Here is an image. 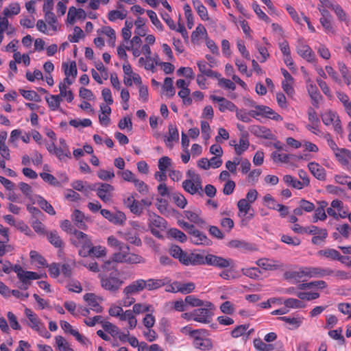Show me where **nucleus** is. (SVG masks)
<instances>
[{
  "mask_svg": "<svg viewBox=\"0 0 351 351\" xmlns=\"http://www.w3.org/2000/svg\"><path fill=\"white\" fill-rule=\"evenodd\" d=\"M184 329L187 330L189 337L193 339V346L195 348L202 351L210 350L213 348V342L208 337L209 333L206 329H193L189 326H186Z\"/></svg>",
  "mask_w": 351,
  "mask_h": 351,
  "instance_id": "nucleus-1",
  "label": "nucleus"
},
{
  "mask_svg": "<svg viewBox=\"0 0 351 351\" xmlns=\"http://www.w3.org/2000/svg\"><path fill=\"white\" fill-rule=\"evenodd\" d=\"M101 287L112 293L117 292L123 283L121 279L120 273L117 269L108 274L99 275Z\"/></svg>",
  "mask_w": 351,
  "mask_h": 351,
  "instance_id": "nucleus-2",
  "label": "nucleus"
},
{
  "mask_svg": "<svg viewBox=\"0 0 351 351\" xmlns=\"http://www.w3.org/2000/svg\"><path fill=\"white\" fill-rule=\"evenodd\" d=\"M75 236L74 239H71L72 243L77 247H81L79 250L80 256L86 257L88 256V250L92 245V241L89 236L83 232L77 230H73Z\"/></svg>",
  "mask_w": 351,
  "mask_h": 351,
  "instance_id": "nucleus-3",
  "label": "nucleus"
},
{
  "mask_svg": "<svg viewBox=\"0 0 351 351\" xmlns=\"http://www.w3.org/2000/svg\"><path fill=\"white\" fill-rule=\"evenodd\" d=\"M25 315L29 321V326L36 330L40 336L49 339L51 334L47 331L43 323L40 322L37 315L34 313L30 308H25Z\"/></svg>",
  "mask_w": 351,
  "mask_h": 351,
  "instance_id": "nucleus-4",
  "label": "nucleus"
},
{
  "mask_svg": "<svg viewBox=\"0 0 351 351\" xmlns=\"http://www.w3.org/2000/svg\"><path fill=\"white\" fill-rule=\"evenodd\" d=\"M214 306L210 302H206L204 307L194 309L195 322L207 324H210L213 317Z\"/></svg>",
  "mask_w": 351,
  "mask_h": 351,
  "instance_id": "nucleus-5",
  "label": "nucleus"
},
{
  "mask_svg": "<svg viewBox=\"0 0 351 351\" xmlns=\"http://www.w3.org/2000/svg\"><path fill=\"white\" fill-rule=\"evenodd\" d=\"M204 259L206 262L205 265L221 269L234 266V261L232 258H226L212 254H206Z\"/></svg>",
  "mask_w": 351,
  "mask_h": 351,
  "instance_id": "nucleus-6",
  "label": "nucleus"
},
{
  "mask_svg": "<svg viewBox=\"0 0 351 351\" xmlns=\"http://www.w3.org/2000/svg\"><path fill=\"white\" fill-rule=\"evenodd\" d=\"M324 125L328 126L332 125L334 130L338 134L343 132L341 122L337 112L332 110H326L320 115Z\"/></svg>",
  "mask_w": 351,
  "mask_h": 351,
  "instance_id": "nucleus-7",
  "label": "nucleus"
},
{
  "mask_svg": "<svg viewBox=\"0 0 351 351\" xmlns=\"http://www.w3.org/2000/svg\"><path fill=\"white\" fill-rule=\"evenodd\" d=\"M114 186L108 183H99L97 189V195L105 203L110 202L112 199Z\"/></svg>",
  "mask_w": 351,
  "mask_h": 351,
  "instance_id": "nucleus-8",
  "label": "nucleus"
},
{
  "mask_svg": "<svg viewBox=\"0 0 351 351\" xmlns=\"http://www.w3.org/2000/svg\"><path fill=\"white\" fill-rule=\"evenodd\" d=\"M297 53L307 62L313 63L315 62V54L312 49L302 42H298L296 46Z\"/></svg>",
  "mask_w": 351,
  "mask_h": 351,
  "instance_id": "nucleus-9",
  "label": "nucleus"
},
{
  "mask_svg": "<svg viewBox=\"0 0 351 351\" xmlns=\"http://www.w3.org/2000/svg\"><path fill=\"white\" fill-rule=\"evenodd\" d=\"M287 280H293L294 282H300L304 278H309L308 267H301L297 270L288 271L285 274Z\"/></svg>",
  "mask_w": 351,
  "mask_h": 351,
  "instance_id": "nucleus-10",
  "label": "nucleus"
},
{
  "mask_svg": "<svg viewBox=\"0 0 351 351\" xmlns=\"http://www.w3.org/2000/svg\"><path fill=\"white\" fill-rule=\"evenodd\" d=\"M12 269L23 283H27L29 280H38L40 278V275L36 272L24 271L20 265H15Z\"/></svg>",
  "mask_w": 351,
  "mask_h": 351,
  "instance_id": "nucleus-11",
  "label": "nucleus"
},
{
  "mask_svg": "<svg viewBox=\"0 0 351 351\" xmlns=\"http://www.w3.org/2000/svg\"><path fill=\"white\" fill-rule=\"evenodd\" d=\"M84 300L92 311L97 313L103 312L104 308L99 304L103 300L101 298L93 293H88L84 295Z\"/></svg>",
  "mask_w": 351,
  "mask_h": 351,
  "instance_id": "nucleus-12",
  "label": "nucleus"
},
{
  "mask_svg": "<svg viewBox=\"0 0 351 351\" xmlns=\"http://www.w3.org/2000/svg\"><path fill=\"white\" fill-rule=\"evenodd\" d=\"M210 99L213 101L218 103L219 110L221 112H224L226 110H229L230 112H234L237 110V106L225 97L211 95L210 96Z\"/></svg>",
  "mask_w": 351,
  "mask_h": 351,
  "instance_id": "nucleus-13",
  "label": "nucleus"
},
{
  "mask_svg": "<svg viewBox=\"0 0 351 351\" xmlns=\"http://www.w3.org/2000/svg\"><path fill=\"white\" fill-rule=\"evenodd\" d=\"M202 180H185L182 182V187L185 191L191 195L199 193L202 194Z\"/></svg>",
  "mask_w": 351,
  "mask_h": 351,
  "instance_id": "nucleus-14",
  "label": "nucleus"
},
{
  "mask_svg": "<svg viewBox=\"0 0 351 351\" xmlns=\"http://www.w3.org/2000/svg\"><path fill=\"white\" fill-rule=\"evenodd\" d=\"M189 234H190L191 242L195 245H209L211 243L206 234L195 228L191 231H189Z\"/></svg>",
  "mask_w": 351,
  "mask_h": 351,
  "instance_id": "nucleus-15",
  "label": "nucleus"
},
{
  "mask_svg": "<svg viewBox=\"0 0 351 351\" xmlns=\"http://www.w3.org/2000/svg\"><path fill=\"white\" fill-rule=\"evenodd\" d=\"M170 254L175 258L186 266H188V259L190 252L183 251L178 245H173L170 247Z\"/></svg>",
  "mask_w": 351,
  "mask_h": 351,
  "instance_id": "nucleus-16",
  "label": "nucleus"
},
{
  "mask_svg": "<svg viewBox=\"0 0 351 351\" xmlns=\"http://www.w3.org/2000/svg\"><path fill=\"white\" fill-rule=\"evenodd\" d=\"M308 268L309 278L331 276L334 273V270L329 267H308Z\"/></svg>",
  "mask_w": 351,
  "mask_h": 351,
  "instance_id": "nucleus-17",
  "label": "nucleus"
},
{
  "mask_svg": "<svg viewBox=\"0 0 351 351\" xmlns=\"http://www.w3.org/2000/svg\"><path fill=\"white\" fill-rule=\"evenodd\" d=\"M251 132L258 138H263L265 139L274 140L275 139V135L271 131L262 125H253L250 130Z\"/></svg>",
  "mask_w": 351,
  "mask_h": 351,
  "instance_id": "nucleus-18",
  "label": "nucleus"
},
{
  "mask_svg": "<svg viewBox=\"0 0 351 351\" xmlns=\"http://www.w3.org/2000/svg\"><path fill=\"white\" fill-rule=\"evenodd\" d=\"M169 282L167 278L163 279H156V278H149L147 280H144L143 285L145 286V289L147 291H154L160 289V287L167 285Z\"/></svg>",
  "mask_w": 351,
  "mask_h": 351,
  "instance_id": "nucleus-19",
  "label": "nucleus"
},
{
  "mask_svg": "<svg viewBox=\"0 0 351 351\" xmlns=\"http://www.w3.org/2000/svg\"><path fill=\"white\" fill-rule=\"evenodd\" d=\"M256 109L258 110L257 114L258 115H262L267 118L273 119L274 121H282V117L278 114L277 112H274L271 108L266 106H258L256 107Z\"/></svg>",
  "mask_w": 351,
  "mask_h": 351,
  "instance_id": "nucleus-20",
  "label": "nucleus"
},
{
  "mask_svg": "<svg viewBox=\"0 0 351 351\" xmlns=\"http://www.w3.org/2000/svg\"><path fill=\"white\" fill-rule=\"evenodd\" d=\"M199 71L201 75H206L209 77L219 78L221 74L218 72L211 70V65H209L206 61H198L197 62Z\"/></svg>",
  "mask_w": 351,
  "mask_h": 351,
  "instance_id": "nucleus-21",
  "label": "nucleus"
},
{
  "mask_svg": "<svg viewBox=\"0 0 351 351\" xmlns=\"http://www.w3.org/2000/svg\"><path fill=\"white\" fill-rule=\"evenodd\" d=\"M130 253V252L129 246L127 244L124 243L119 249V252H114L112 254V258L114 260V261L117 263H125L126 261V258Z\"/></svg>",
  "mask_w": 351,
  "mask_h": 351,
  "instance_id": "nucleus-22",
  "label": "nucleus"
},
{
  "mask_svg": "<svg viewBox=\"0 0 351 351\" xmlns=\"http://www.w3.org/2000/svg\"><path fill=\"white\" fill-rule=\"evenodd\" d=\"M308 167L311 173L318 180H324L326 177V171L324 167L315 162H309Z\"/></svg>",
  "mask_w": 351,
  "mask_h": 351,
  "instance_id": "nucleus-23",
  "label": "nucleus"
},
{
  "mask_svg": "<svg viewBox=\"0 0 351 351\" xmlns=\"http://www.w3.org/2000/svg\"><path fill=\"white\" fill-rule=\"evenodd\" d=\"M179 141V133L176 126L172 125H169V134L165 139L166 146L169 149H172L173 147V141L178 142Z\"/></svg>",
  "mask_w": 351,
  "mask_h": 351,
  "instance_id": "nucleus-24",
  "label": "nucleus"
},
{
  "mask_svg": "<svg viewBox=\"0 0 351 351\" xmlns=\"http://www.w3.org/2000/svg\"><path fill=\"white\" fill-rule=\"evenodd\" d=\"M250 146L248 134L243 133L239 138V144H234L236 153L240 156L246 151Z\"/></svg>",
  "mask_w": 351,
  "mask_h": 351,
  "instance_id": "nucleus-25",
  "label": "nucleus"
},
{
  "mask_svg": "<svg viewBox=\"0 0 351 351\" xmlns=\"http://www.w3.org/2000/svg\"><path fill=\"white\" fill-rule=\"evenodd\" d=\"M144 279H137L133 281L130 285L125 287V293H132L133 295L136 294L143 290H145V286L143 285Z\"/></svg>",
  "mask_w": 351,
  "mask_h": 351,
  "instance_id": "nucleus-26",
  "label": "nucleus"
},
{
  "mask_svg": "<svg viewBox=\"0 0 351 351\" xmlns=\"http://www.w3.org/2000/svg\"><path fill=\"white\" fill-rule=\"evenodd\" d=\"M84 215L78 209H75L72 214V220L75 225L80 229L86 230Z\"/></svg>",
  "mask_w": 351,
  "mask_h": 351,
  "instance_id": "nucleus-27",
  "label": "nucleus"
},
{
  "mask_svg": "<svg viewBox=\"0 0 351 351\" xmlns=\"http://www.w3.org/2000/svg\"><path fill=\"white\" fill-rule=\"evenodd\" d=\"M279 320L285 322L286 324L289 325L288 328L289 330H294L299 328L303 322V317H280L278 318Z\"/></svg>",
  "mask_w": 351,
  "mask_h": 351,
  "instance_id": "nucleus-28",
  "label": "nucleus"
},
{
  "mask_svg": "<svg viewBox=\"0 0 351 351\" xmlns=\"http://www.w3.org/2000/svg\"><path fill=\"white\" fill-rule=\"evenodd\" d=\"M192 3L200 19L203 21H208V10L202 1L200 0H192Z\"/></svg>",
  "mask_w": 351,
  "mask_h": 351,
  "instance_id": "nucleus-29",
  "label": "nucleus"
},
{
  "mask_svg": "<svg viewBox=\"0 0 351 351\" xmlns=\"http://www.w3.org/2000/svg\"><path fill=\"white\" fill-rule=\"evenodd\" d=\"M308 93L312 99V104L317 107L322 95L315 84H311L307 86Z\"/></svg>",
  "mask_w": 351,
  "mask_h": 351,
  "instance_id": "nucleus-30",
  "label": "nucleus"
},
{
  "mask_svg": "<svg viewBox=\"0 0 351 351\" xmlns=\"http://www.w3.org/2000/svg\"><path fill=\"white\" fill-rule=\"evenodd\" d=\"M76 262L74 259H68L61 265V273L65 278H70L73 275V269L75 267Z\"/></svg>",
  "mask_w": 351,
  "mask_h": 351,
  "instance_id": "nucleus-31",
  "label": "nucleus"
},
{
  "mask_svg": "<svg viewBox=\"0 0 351 351\" xmlns=\"http://www.w3.org/2000/svg\"><path fill=\"white\" fill-rule=\"evenodd\" d=\"M46 236L49 242L55 247L61 248L64 246V243L56 230L46 232Z\"/></svg>",
  "mask_w": 351,
  "mask_h": 351,
  "instance_id": "nucleus-32",
  "label": "nucleus"
},
{
  "mask_svg": "<svg viewBox=\"0 0 351 351\" xmlns=\"http://www.w3.org/2000/svg\"><path fill=\"white\" fill-rule=\"evenodd\" d=\"M337 67L345 84L348 86L351 84V72L346 64L343 62L339 61L337 62Z\"/></svg>",
  "mask_w": 351,
  "mask_h": 351,
  "instance_id": "nucleus-33",
  "label": "nucleus"
},
{
  "mask_svg": "<svg viewBox=\"0 0 351 351\" xmlns=\"http://www.w3.org/2000/svg\"><path fill=\"white\" fill-rule=\"evenodd\" d=\"M35 199L39 206L46 213L51 215H55L56 211L53 206L42 196L36 195Z\"/></svg>",
  "mask_w": 351,
  "mask_h": 351,
  "instance_id": "nucleus-34",
  "label": "nucleus"
},
{
  "mask_svg": "<svg viewBox=\"0 0 351 351\" xmlns=\"http://www.w3.org/2000/svg\"><path fill=\"white\" fill-rule=\"evenodd\" d=\"M253 345L257 351H273L275 349L273 344L266 343L261 338L254 339Z\"/></svg>",
  "mask_w": 351,
  "mask_h": 351,
  "instance_id": "nucleus-35",
  "label": "nucleus"
},
{
  "mask_svg": "<svg viewBox=\"0 0 351 351\" xmlns=\"http://www.w3.org/2000/svg\"><path fill=\"white\" fill-rule=\"evenodd\" d=\"M205 256L202 254L190 252L189 258L188 259L189 265H204L206 264Z\"/></svg>",
  "mask_w": 351,
  "mask_h": 351,
  "instance_id": "nucleus-36",
  "label": "nucleus"
},
{
  "mask_svg": "<svg viewBox=\"0 0 351 351\" xmlns=\"http://www.w3.org/2000/svg\"><path fill=\"white\" fill-rule=\"evenodd\" d=\"M45 99L49 106V108L52 111L57 110L59 108L60 102L62 101V98L60 95H53L46 97Z\"/></svg>",
  "mask_w": 351,
  "mask_h": 351,
  "instance_id": "nucleus-37",
  "label": "nucleus"
},
{
  "mask_svg": "<svg viewBox=\"0 0 351 351\" xmlns=\"http://www.w3.org/2000/svg\"><path fill=\"white\" fill-rule=\"evenodd\" d=\"M339 152H335L334 154L337 160L343 165L348 162L347 158H351V152L345 148H339Z\"/></svg>",
  "mask_w": 351,
  "mask_h": 351,
  "instance_id": "nucleus-38",
  "label": "nucleus"
},
{
  "mask_svg": "<svg viewBox=\"0 0 351 351\" xmlns=\"http://www.w3.org/2000/svg\"><path fill=\"white\" fill-rule=\"evenodd\" d=\"M62 66L64 69V75L66 77L72 76L73 78L76 77L77 71L75 61L70 62L69 64L68 63L63 62Z\"/></svg>",
  "mask_w": 351,
  "mask_h": 351,
  "instance_id": "nucleus-39",
  "label": "nucleus"
},
{
  "mask_svg": "<svg viewBox=\"0 0 351 351\" xmlns=\"http://www.w3.org/2000/svg\"><path fill=\"white\" fill-rule=\"evenodd\" d=\"M271 158L275 163H288L292 158V155L273 152L271 154Z\"/></svg>",
  "mask_w": 351,
  "mask_h": 351,
  "instance_id": "nucleus-40",
  "label": "nucleus"
},
{
  "mask_svg": "<svg viewBox=\"0 0 351 351\" xmlns=\"http://www.w3.org/2000/svg\"><path fill=\"white\" fill-rule=\"evenodd\" d=\"M162 90L169 97H172L175 95L176 90L173 85L172 78L169 77L165 78Z\"/></svg>",
  "mask_w": 351,
  "mask_h": 351,
  "instance_id": "nucleus-41",
  "label": "nucleus"
},
{
  "mask_svg": "<svg viewBox=\"0 0 351 351\" xmlns=\"http://www.w3.org/2000/svg\"><path fill=\"white\" fill-rule=\"evenodd\" d=\"M256 264L264 270L271 271L277 269V265L274 264V262L268 258H260L256 261Z\"/></svg>",
  "mask_w": 351,
  "mask_h": 351,
  "instance_id": "nucleus-42",
  "label": "nucleus"
},
{
  "mask_svg": "<svg viewBox=\"0 0 351 351\" xmlns=\"http://www.w3.org/2000/svg\"><path fill=\"white\" fill-rule=\"evenodd\" d=\"M178 292L182 294H189L192 293L195 289V285L193 282H189L186 283H182L178 281Z\"/></svg>",
  "mask_w": 351,
  "mask_h": 351,
  "instance_id": "nucleus-43",
  "label": "nucleus"
},
{
  "mask_svg": "<svg viewBox=\"0 0 351 351\" xmlns=\"http://www.w3.org/2000/svg\"><path fill=\"white\" fill-rule=\"evenodd\" d=\"M88 256L93 254V256L99 258L104 256L106 254V249L104 246L97 245L90 247L87 251Z\"/></svg>",
  "mask_w": 351,
  "mask_h": 351,
  "instance_id": "nucleus-44",
  "label": "nucleus"
},
{
  "mask_svg": "<svg viewBox=\"0 0 351 351\" xmlns=\"http://www.w3.org/2000/svg\"><path fill=\"white\" fill-rule=\"evenodd\" d=\"M252 8L259 19L264 21L267 23H270L271 20L269 17L261 10L260 5L257 3L256 1L252 2Z\"/></svg>",
  "mask_w": 351,
  "mask_h": 351,
  "instance_id": "nucleus-45",
  "label": "nucleus"
},
{
  "mask_svg": "<svg viewBox=\"0 0 351 351\" xmlns=\"http://www.w3.org/2000/svg\"><path fill=\"white\" fill-rule=\"evenodd\" d=\"M103 329L112 337H117L119 333V328L110 322H101Z\"/></svg>",
  "mask_w": 351,
  "mask_h": 351,
  "instance_id": "nucleus-46",
  "label": "nucleus"
},
{
  "mask_svg": "<svg viewBox=\"0 0 351 351\" xmlns=\"http://www.w3.org/2000/svg\"><path fill=\"white\" fill-rule=\"evenodd\" d=\"M60 160H64L66 158H71V154L69 147H57L53 154Z\"/></svg>",
  "mask_w": 351,
  "mask_h": 351,
  "instance_id": "nucleus-47",
  "label": "nucleus"
},
{
  "mask_svg": "<svg viewBox=\"0 0 351 351\" xmlns=\"http://www.w3.org/2000/svg\"><path fill=\"white\" fill-rule=\"evenodd\" d=\"M132 311L133 312V313L140 314L145 312L152 313L154 310L153 307L150 304L137 303L134 304L133 309Z\"/></svg>",
  "mask_w": 351,
  "mask_h": 351,
  "instance_id": "nucleus-48",
  "label": "nucleus"
},
{
  "mask_svg": "<svg viewBox=\"0 0 351 351\" xmlns=\"http://www.w3.org/2000/svg\"><path fill=\"white\" fill-rule=\"evenodd\" d=\"M145 263V258L142 256L134 253H130L125 263L130 265L143 264Z\"/></svg>",
  "mask_w": 351,
  "mask_h": 351,
  "instance_id": "nucleus-49",
  "label": "nucleus"
},
{
  "mask_svg": "<svg viewBox=\"0 0 351 351\" xmlns=\"http://www.w3.org/2000/svg\"><path fill=\"white\" fill-rule=\"evenodd\" d=\"M283 181L288 185L296 189H302V184L301 181L297 180L295 178L291 175H285L283 177Z\"/></svg>",
  "mask_w": 351,
  "mask_h": 351,
  "instance_id": "nucleus-50",
  "label": "nucleus"
},
{
  "mask_svg": "<svg viewBox=\"0 0 351 351\" xmlns=\"http://www.w3.org/2000/svg\"><path fill=\"white\" fill-rule=\"evenodd\" d=\"M55 339L56 345L60 351H74L63 337L56 336Z\"/></svg>",
  "mask_w": 351,
  "mask_h": 351,
  "instance_id": "nucleus-51",
  "label": "nucleus"
},
{
  "mask_svg": "<svg viewBox=\"0 0 351 351\" xmlns=\"http://www.w3.org/2000/svg\"><path fill=\"white\" fill-rule=\"evenodd\" d=\"M168 234L169 237L182 243H184L187 240L186 234L177 228H171L168 232Z\"/></svg>",
  "mask_w": 351,
  "mask_h": 351,
  "instance_id": "nucleus-52",
  "label": "nucleus"
},
{
  "mask_svg": "<svg viewBox=\"0 0 351 351\" xmlns=\"http://www.w3.org/2000/svg\"><path fill=\"white\" fill-rule=\"evenodd\" d=\"M328 237V232L326 229H321L319 232L314 235L311 239V242L314 245H321L325 241Z\"/></svg>",
  "mask_w": 351,
  "mask_h": 351,
  "instance_id": "nucleus-53",
  "label": "nucleus"
},
{
  "mask_svg": "<svg viewBox=\"0 0 351 351\" xmlns=\"http://www.w3.org/2000/svg\"><path fill=\"white\" fill-rule=\"evenodd\" d=\"M184 300L186 305H189L192 307H201L204 306V302L197 298L194 295H187Z\"/></svg>",
  "mask_w": 351,
  "mask_h": 351,
  "instance_id": "nucleus-54",
  "label": "nucleus"
},
{
  "mask_svg": "<svg viewBox=\"0 0 351 351\" xmlns=\"http://www.w3.org/2000/svg\"><path fill=\"white\" fill-rule=\"evenodd\" d=\"M242 274L252 279H257L259 278L261 272L258 267L243 268Z\"/></svg>",
  "mask_w": 351,
  "mask_h": 351,
  "instance_id": "nucleus-55",
  "label": "nucleus"
},
{
  "mask_svg": "<svg viewBox=\"0 0 351 351\" xmlns=\"http://www.w3.org/2000/svg\"><path fill=\"white\" fill-rule=\"evenodd\" d=\"M284 305L291 308H302L305 306V304L301 300L295 298H288L285 300L284 301Z\"/></svg>",
  "mask_w": 351,
  "mask_h": 351,
  "instance_id": "nucleus-56",
  "label": "nucleus"
},
{
  "mask_svg": "<svg viewBox=\"0 0 351 351\" xmlns=\"http://www.w3.org/2000/svg\"><path fill=\"white\" fill-rule=\"evenodd\" d=\"M40 177L45 182L51 184L53 186H60V182L52 175L48 173L42 172L40 173Z\"/></svg>",
  "mask_w": 351,
  "mask_h": 351,
  "instance_id": "nucleus-57",
  "label": "nucleus"
},
{
  "mask_svg": "<svg viewBox=\"0 0 351 351\" xmlns=\"http://www.w3.org/2000/svg\"><path fill=\"white\" fill-rule=\"evenodd\" d=\"M147 14L150 19L152 24L160 32L163 31L164 26L160 21V20L158 19L156 13L151 10H147Z\"/></svg>",
  "mask_w": 351,
  "mask_h": 351,
  "instance_id": "nucleus-58",
  "label": "nucleus"
},
{
  "mask_svg": "<svg viewBox=\"0 0 351 351\" xmlns=\"http://www.w3.org/2000/svg\"><path fill=\"white\" fill-rule=\"evenodd\" d=\"M29 257L31 261L36 262L39 267H45L47 265V260L35 250L30 251Z\"/></svg>",
  "mask_w": 351,
  "mask_h": 351,
  "instance_id": "nucleus-59",
  "label": "nucleus"
},
{
  "mask_svg": "<svg viewBox=\"0 0 351 351\" xmlns=\"http://www.w3.org/2000/svg\"><path fill=\"white\" fill-rule=\"evenodd\" d=\"M318 254L332 260H337L340 253L335 249L326 248L318 252Z\"/></svg>",
  "mask_w": 351,
  "mask_h": 351,
  "instance_id": "nucleus-60",
  "label": "nucleus"
},
{
  "mask_svg": "<svg viewBox=\"0 0 351 351\" xmlns=\"http://www.w3.org/2000/svg\"><path fill=\"white\" fill-rule=\"evenodd\" d=\"M21 8L18 3H10L8 8H5L3 14L5 16L16 15L20 12Z\"/></svg>",
  "mask_w": 351,
  "mask_h": 351,
  "instance_id": "nucleus-61",
  "label": "nucleus"
},
{
  "mask_svg": "<svg viewBox=\"0 0 351 351\" xmlns=\"http://www.w3.org/2000/svg\"><path fill=\"white\" fill-rule=\"evenodd\" d=\"M296 295L301 300L311 301L319 298L320 294L318 292H298Z\"/></svg>",
  "mask_w": 351,
  "mask_h": 351,
  "instance_id": "nucleus-62",
  "label": "nucleus"
},
{
  "mask_svg": "<svg viewBox=\"0 0 351 351\" xmlns=\"http://www.w3.org/2000/svg\"><path fill=\"white\" fill-rule=\"evenodd\" d=\"M19 92L21 95L27 100L37 102L40 101V97L34 90H19Z\"/></svg>",
  "mask_w": 351,
  "mask_h": 351,
  "instance_id": "nucleus-63",
  "label": "nucleus"
},
{
  "mask_svg": "<svg viewBox=\"0 0 351 351\" xmlns=\"http://www.w3.org/2000/svg\"><path fill=\"white\" fill-rule=\"evenodd\" d=\"M125 239L136 246H141L142 241L136 232H127L125 234Z\"/></svg>",
  "mask_w": 351,
  "mask_h": 351,
  "instance_id": "nucleus-64",
  "label": "nucleus"
}]
</instances>
